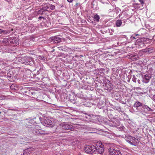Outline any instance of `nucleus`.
I'll use <instances>...</instances> for the list:
<instances>
[{"instance_id":"1","label":"nucleus","mask_w":155,"mask_h":155,"mask_svg":"<svg viewBox=\"0 0 155 155\" xmlns=\"http://www.w3.org/2000/svg\"><path fill=\"white\" fill-rule=\"evenodd\" d=\"M125 139L127 142L132 145L136 146L138 143L139 141L137 139L130 135L125 136Z\"/></svg>"},{"instance_id":"2","label":"nucleus","mask_w":155,"mask_h":155,"mask_svg":"<svg viewBox=\"0 0 155 155\" xmlns=\"http://www.w3.org/2000/svg\"><path fill=\"white\" fill-rule=\"evenodd\" d=\"M84 150L86 153H95V147L94 145H86L85 146Z\"/></svg>"},{"instance_id":"3","label":"nucleus","mask_w":155,"mask_h":155,"mask_svg":"<svg viewBox=\"0 0 155 155\" xmlns=\"http://www.w3.org/2000/svg\"><path fill=\"white\" fill-rule=\"evenodd\" d=\"M95 146L96 152L100 154H102L104 151V145L100 142H97Z\"/></svg>"},{"instance_id":"4","label":"nucleus","mask_w":155,"mask_h":155,"mask_svg":"<svg viewBox=\"0 0 155 155\" xmlns=\"http://www.w3.org/2000/svg\"><path fill=\"white\" fill-rule=\"evenodd\" d=\"M109 154L111 155H122L120 151L116 147H110L108 149Z\"/></svg>"},{"instance_id":"5","label":"nucleus","mask_w":155,"mask_h":155,"mask_svg":"<svg viewBox=\"0 0 155 155\" xmlns=\"http://www.w3.org/2000/svg\"><path fill=\"white\" fill-rule=\"evenodd\" d=\"M60 127H62V130L60 132V133L64 132L63 130H68L70 131L74 130V128L71 125L68 124L64 123L60 125Z\"/></svg>"},{"instance_id":"6","label":"nucleus","mask_w":155,"mask_h":155,"mask_svg":"<svg viewBox=\"0 0 155 155\" xmlns=\"http://www.w3.org/2000/svg\"><path fill=\"white\" fill-rule=\"evenodd\" d=\"M21 63L26 65L32 64L33 63V59L29 57H24L21 59Z\"/></svg>"},{"instance_id":"7","label":"nucleus","mask_w":155,"mask_h":155,"mask_svg":"<svg viewBox=\"0 0 155 155\" xmlns=\"http://www.w3.org/2000/svg\"><path fill=\"white\" fill-rule=\"evenodd\" d=\"M143 107L144 110L143 114H149L150 112L153 111V110L152 109L145 104H143Z\"/></svg>"},{"instance_id":"8","label":"nucleus","mask_w":155,"mask_h":155,"mask_svg":"<svg viewBox=\"0 0 155 155\" xmlns=\"http://www.w3.org/2000/svg\"><path fill=\"white\" fill-rule=\"evenodd\" d=\"M33 132L36 134L38 135L47 134L49 133L47 131L42 130L40 129L38 130H34Z\"/></svg>"},{"instance_id":"9","label":"nucleus","mask_w":155,"mask_h":155,"mask_svg":"<svg viewBox=\"0 0 155 155\" xmlns=\"http://www.w3.org/2000/svg\"><path fill=\"white\" fill-rule=\"evenodd\" d=\"M43 123L44 125H51L52 124V122L50 119L47 118H45L43 120Z\"/></svg>"},{"instance_id":"10","label":"nucleus","mask_w":155,"mask_h":155,"mask_svg":"<svg viewBox=\"0 0 155 155\" xmlns=\"http://www.w3.org/2000/svg\"><path fill=\"white\" fill-rule=\"evenodd\" d=\"M34 150V148L32 147H29L28 148L25 149L23 150V155H27V154L31 153L32 151Z\"/></svg>"},{"instance_id":"11","label":"nucleus","mask_w":155,"mask_h":155,"mask_svg":"<svg viewBox=\"0 0 155 155\" xmlns=\"http://www.w3.org/2000/svg\"><path fill=\"white\" fill-rule=\"evenodd\" d=\"M143 81L146 83L148 82L151 76L150 75H145L142 76Z\"/></svg>"},{"instance_id":"12","label":"nucleus","mask_w":155,"mask_h":155,"mask_svg":"<svg viewBox=\"0 0 155 155\" xmlns=\"http://www.w3.org/2000/svg\"><path fill=\"white\" fill-rule=\"evenodd\" d=\"M135 45L136 47L138 48H143L144 46V43H143L142 41H138L137 39V40L136 43Z\"/></svg>"},{"instance_id":"13","label":"nucleus","mask_w":155,"mask_h":155,"mask_svg":"<svg viewBox=\"0 0 155 155\" xmlns=\"http://www.w3.org/2000/svg\"><path fill=\"white\" fill-rule=\"evenodd\" d=\"M52 40L53 42L54 43H58L61 42V38L58 37H53L52 39Z\"/></svg>"},{"instance_id":"14","label":"nucleus","mask_w":155,"mask_h":155,"mask_svg":"<svg viewBox=\"0 0 155 155\" xmlns=\"http://www.w3.org/2000/svg\"><path fill=\"white\" fill-rule=\"evenodd\" d=\"M9 43L12 44H15L16 45L18 44V42L17 38H14L11 39L9 40Z\"/></svg>"},{"instance_id":"15","label":"nucleus","mask_w":155,"mask_h":155,"mask_svg":"<svg viewBox=\"0 0 155 155\" xmlns=\"http://www.w3.org/2000/svg\"><path fill=\"white\" fill-rule=\"evenodd\" d=\"M143 104H142V105L139 106V107L136 108L137 112H140L143 114L144 110L143 108Z\"/></svg>"},{"instance_id":"16","label":"nucleus","mask_w":155,"mask_h":155,"mask_svg":"<svg viewBox=\"0 0 155 155\" xmlns=\"http://www.w3.org/2000/svg\"><path fill=\"white\" fill-rule=\"evenodd\" d=\"M142 105V104L139 101H136L133 105L134 107L136 109L139 107V106Z\"/></svg>"},{"instance_id":"17","label":"nucleus","mask_w":155,"mask_h":155,"mask_svg":"<svg viewBox=\"0 0 155 155\" xmlns=\"http://www.w3.org/2000/svg\"><path fill=\"white\" fill-rule=\"evenodd\" d=\"M147 40L149 41V39L148 38H140L138 39H137V41H142L143 43H144V42L146 41Z\"/></svg>"},{"instance_id":"18","label":"nucleus","mask_w":155,"mask_h":155,"mask_svg":"<svg viewBox=\"0 0 155 155\" xmlns=\"http://www.w3.org/2000/svg\"><path fill=\"white\" fill-rule=\"evenodd\" d=\"M100 19L99 16L97 14L95 15L94 17V21L98 22Z\"/></svg>"},{"instance_id":"19","label":"nucleus","mask_w":155,"mask_h":155,"mask_svg":"<svg viewBox=\"0 0 155 155\" xmlns=\"http://www.w3.org/2000/svg\"><path fill=\"white\" fill-rule=\"evenodd\" d=\"M11 89L13 91L16 90L18 87L15 84H12L10 86Z\"/></svg>"},{"instance_id":"20","label":"nucleus","mask_w":155,"mask_h":155,"mask_svg":"<svg viewBox=\"0 0 155 155\" xmlns=\"http://www.w3.org/2000/svg\"><path fill=\"white\" fill-rule=\"evenodd\" d=\"M11 32V31L9 30H2V33L3 35H5V34H8L10 33Z\"/></svg>"},{"instance_id":"21","label":"nucleus","mask_w":155,"mask_h":155,"mask_svg":"<svg viewBox=\"0 0 155 155\" xmlns=\"http://www.w3.org/2000/svg\"><path fill=\"white\" fill-rule=\"evenodd\" d=\"M139 76L136 75H133L132 81L134 82H136Z\"/></svg>"},{"instance_id":"22","label":"nucleus","mask_w":155,"mask_h":155,"mask_svg":"<svg viewBox=\"0 0 155 155\" xmlns=\"http://www.w3.org/2000/svg\"><path fill=\"white\" fill-rule=\"evenodd\" d=\"M122 21L121 20H117L116 21V25L117 27H120L122 24Z\"/></svg>"},{"instance_id":"23","label":"nucleus","mask_w":155,"mask_h":155,"mask_svg":"<svg viewBox=\"0 0 155 155\" xmlns=\"http://www.w3.org/2000/svg\"><path fill=\"white\" fill-rule=\"evenodd\" d=\"M44 12V10L41 8L37 12V14L38 15H42L43 14V12Z\"/></svg>"},{"instance_id":"24","label":"nucleus","mask_w":155,"mask_h":155,"mask_svg":"<svg viewBox=\"0 0 155 155\" xmlns=\"http://www.w3.org/2000/svg\"><path fill=\"white\" fill-rule=\"evenodd\" d=\"M47 8H49L51 10H53L55 9V6L53 5H50L49 6H47Z\"/></svg>"},{"instance_id":"25","label":"nucleus","mask_w":155,"mask_h":155,"mask_svg":"<svg viewBox=\"0 0 155 155\" xmlns=\"http://www.w3.org/2000/svg\"><path fill=\"white\" fill-rule=\"evenodd\" d=\"M57 48L58 50L62 51H65L66 50V49L64 47L62 46L59 47Z\"/></svg>"},{"instance_id":"26","label":"nucleus","mask_w":155,"mask_h":155,"mask_svg":"<svg viewBox=\"0 0 155 155\" xmlns=\"http://www.w3.org/2000/svg\"><path fill=\"white\" fill-rule=\"evenodd\" d=\"M146 50V51L149 53H151L153 52V49L152 48H148Z\"/></svg>"},{"instance_id":"27","label":"nucleus","mask_w":155,"mask_h":155,"mask_svg":"<svg viewBox=\"0 0 155 155\" xmlns=\"http://www.w3.org/2000/svg\"><path fill=\"white\" fill-rule=\"evenodd\" d=\"M6 97L5 96L0 94V100L5 99Z\"/></svg>"},{"instance_id":"28","label":"nucleus","mask_w":155,"mask_h":155,"mask_svg":"<svg viewBox=\"0 0 155 155\" xmlns=\"http://www.w3.org/2000/svg\"><path fill=\"white\" fill-rule=\"evenodd\" d=\"M145 0H139L140 2L141 5H143L144 4V1Z\"/></svg>"},{"instance_id":"29","label":"nucleus","mask_w":155,"mask_h":155,"mask_svg":"<svg viewBox=\"0 0 155 155\" xmlns=\"http://www.w3.org/2000/svg\"><path fill=\"white\" fill-rule=\"evenodd\" d=\"M48 8H47V6L45 7V8H42V9L44 10V12L46 11H48L47 9Z\"/></svg>"},{"instance_id":"30","label":"nucleus","mask_w":155,"mask_h":155,"mask_svg":"<svg viewBox=\"0 0 155 155\" xmlns=\"http://www.w3.org/2000/svg\"><path fill=\"white\" fill-rule=\"evenodd\" d=\"M4 41L7 43V42H9L8 40L7 39H5L4 40Z\"/></svg>"},{"instance_id":"31","label":"nucleus","mask_w":155,"mask_h":155,"mask_svg":"<svg viewBox=\"0 0 155 155\" xmlns=\"http://www.w3.org/2000/svg\"><path fill=\"white\" fill-rule=\"evenodd\" d=\"M38 18L39 19H40L41 18L44 19V17H42V16H40V17H39Z\"/></svg>"},{"instance_id":"32","label":"nucleus","mask_w":155,"mask_h":155,"mask_svg":"<svg viewBox=\"0 0 155 155\" xmlns=\"http://www.w3.org/2000/svg\"><path fill=\"white\" fill-rule=\"evenodd\" d=\"M137 81L138 83L139 84H140V80L139 79H138L137 80Z\"/></svg>"},{"instance_id":"33","label":"nucleus","mask_w":155,"mask_h":155,"mask_svg":"<svg viewBox=\"0 0 155 155\" xmlns=\"http://www.w3.org/2000/svg\"><path fill=\"white\" fill-rule=\"evenodd\" d=\"M67 0L69 2H71L73 1V0Z\"/></svg>"},{"instance_id":"34","label":"nucleus","mask_w":155,"mask_h":155,"mask_svg":"<svg viewBox=\"0 0 155 155\" xmlns=\"http://www.w3.org/2000/svg\"><path fill=\"white\" fill-rule=\"evenodd\" d=\"M78 4H78V3H76V4L75 6H77L78 5Z\"/></svg>"},{"instance_id":"35","label":"nucleus","mask_w":155,"mask_h":155,"mask_svg":"<svg viewBox=\"0 0 155 155\" xmlns=\"http://www.w3.org/2000/svg\"><path fill=\"white\" fill-rule=\"evenodd\" d=\"M98 62H99V63L100 64H102V63H101V62L100 61H99Z\"/></svg>"},{"instance_id":"36","label":"nucleus","mask_w":155,"mask_h":155,"mask_svg":"<svg viewBox=\"0 0 155 155\" xmlns=\"http://www.w3.org/2000/svg\"><path fill=\"white\" fill-rule=\"evenodd\" d=\"M2 29H0V33H2Z\"/></svg>"},{"instance_id":"37","label":"nucleus","mask_w":155,"mask_h":155,"mask_svg":"<svg viewBox=\"0 0 155 155\" xmlns=\"http://www.w3.org/2000/svg\"><path fill=\"white\" fill-rule=\"evenodd\" d=\"M106 81H107V82H108L109 83L110 81H108V80H106ZM107 82L106 83H107Z\"/></svg>"},{"instance_id":"38","label":"nucleus","mask_w":155,"mask_h":155,"mask_svg":"<svg viewBox=\"0 0 155 155\" xmlns=\"http://www.w3.org/2000/svg\"><path fill=\"white\" fill-rule=\"evenodd\" d=\"M104 84H105V86H107V83H105Z\"/></svg>"},{"instance_id":"39","label":"nucleus","mask_w":155,"mask_h":155,"mask_svg":"<svg viewBox=\"0 0 155 155\" xmlns=\"http://www.w3.org/2000/svg\"><path fill=\"white\" fill-rule=\"evenodd\" d=\"M27 123H28V124H29L30 123L29 121H27ZM28 125H29V124H28Z\"/></svg>"},{"instance_id":"40","label":"nucleus","mask_w":155,"mask_h":155,"mask_svg":"<svg viewBox=\"0 0 155 155\" xmlns=\"http://www.w3.org/2000/svg\"><path fill=\"white\" fill-rule=\"evenodd\" d=\"M139 36V35H138V34H136V36Z\"/></svg>"},{"instance_id":"41","label":"nucleus","mask_w":155,"mask_h":155,"mask_svg":"<svg viewBox=\"0 0 155 155\" xmlns=\"http://www.w3.org/2000/svg\"><path fill=\"white\" fill-rule=\"evenodd\" d=\"M54 49L52 51V52H54Z\"/></svg>"},{"instance_id":"42","label":"nucleus","mask_w":155,"mask_h":155,"mask_svg":"<svg viewBox=\"0 0 155 155\" xmlns=\"http://www.w3.org/2000/svg\"><path fill=\"white\" fill-rule=\"evenodd\" d=\"M153 58L155 59V56L153 57Z\"/></svg>"},{"instance_id":"43","label":"nucleus","mask_w":155,"mask_h":155,"mask_svg":"<svg viewBox=\"0 0 155 155\" xmlns=\"http://www.w3.org/2000/svg\"><path fill=\"white\" fill-rule=\"evenodd\" d=\"M12 110H15V109H12Z\"/></svg>"},{"instance_id":"44","label":"nucleus","mask_w":155,"mask_h":155,"mask_svg":"<svg viewBox=\"0 0 155 155\" xmlns=\"http://www.w3.org/2000/svg\"><path fill=\"white\" fill-rule=\"evenodd\" d=\"M133 38H135V37H133Z\"/></svg>"},{"instance_id":"45","label":"nucleus","mask_w":155,"mask_h":155,"mask_svg":"<svg viewBox=\"0 0 155 155\" xmlns=\"http://www.w3.org/2000/svg\"><path fill=\"white\" fill-rule=\"evenodd\" d=\"M30 121H32V120H30Z\"/></svg>"},{"instance_id":"46","label":"nucleus","mask_w":155,"mask_h":155,"mask_svg":"<svg viewBox=\"0 0 155 155\" xmlns=\"http://www.w3.org/2000/svg\"><path fill=\"white\" fill-rule=\"evenodd\" d=\"M136 4V5H138V4Z\"/></svg>"},{"instance_id":"47","label":"nucleus","mask_w":155,"mask_h":155,"mask_svg":"<svg viewBox=\"0 0 155 155\" xmlns=\"http://www.w3.org/2000/svg\"><path fill=\"white\" fill-rule=\"evenodd\" d=\"M57 129H59V127H58Z\"/></svg>"},{"instance_id":"48","label":"nucleus","mask_w":155,"mask_h":155,"mask_svg":"<svg viewBox=\"0 0 155 155\" xmlns=\"http://www.w3.org/2000/svg\"><path fill=\"white\" fill-rule=\"evenodd\" d=\"M1 113V112H0V113Z\"/></svg>"}]
</instances>
